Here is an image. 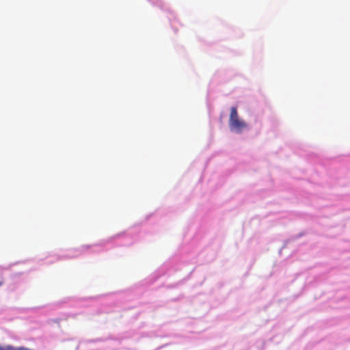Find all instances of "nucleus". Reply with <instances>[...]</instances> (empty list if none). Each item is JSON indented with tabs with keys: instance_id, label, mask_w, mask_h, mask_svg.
<instances>
[{
	"instance_id": "3",
	"label": "nucleus",
	"mask_w": 350,
	"mask_h": 350,
	"mask_svg": "<svg viewBox=\"0 0 350 350\" xmlns=\"http://www.w3.org/2000/svg\"><path fill=\"white\" fill-rule=\"evenodd\" d=\"M3 284V280H0V286H1Z\"/></svg>"
},
{
	"instance_id": "1",
	"label": "nucleus",
	"mask_w": 350,
	"mask_h": 350,
	"mask_svg": "<svg viewBox=\"0 0 350 350\" xmlns=\"http://www.w3.org/2000/svg\"><path fill=\"white\" fill-rule=\"evenodd\" d=\"M228 126L231 131L241 133L247 127V123L239 116L236 107L230 108Z\"/></svg>"
},
{
	"instance_id": "2",
	"label": "nucleus",
	"mask_w": 350,
	"mask_h": 350,
	"mask_svg": "<svg viewBox=\"0 0 350 350\" xmlns=\"http://www.w3.org/2000/svg\"><path fill=\"white\" fill-rule=\"evenodd\" d=\"M0 350H31V349L27 348V347H14L13 346L8 345L4 347H0Z\"/></svg>"
}]
</instances>
